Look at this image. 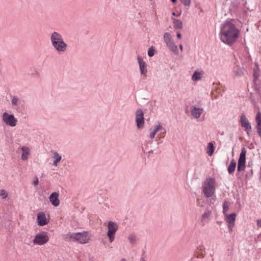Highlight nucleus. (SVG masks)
Instances as JSON below:
<instances>
[{"label":"nucleus","mask_w":261,"mask_h":261,"mask_svg":"<svg viewBox=\"0 0 261 261\" xmlns=\"http://www.w3.org/2000/svg\"><path fill=\"white\" fill-rule=\"evenodd\" d=\"M91 236L87 231L73 233L70 238L73 241H77L81 244H86L89 242Z\"/></svg>","instance_id":"39448f33"},{"label":"nucleus","mask_w":261,"mask_h":261,"mask_svg":"<svg viewBox=\"0 0 261 261\" xmlns=\"http://www.w3.org/2000/svg\"><path fill=\"white\" fill-rule=\"evenodd\" d=\"M0 197L3 199H6L8 197V194L5 190L2 189L0 190Z\"/></svg>","instance_id":"c85d7f7f"},{"label":"nucleus","mask_w":261,"mask_h":261,"mask_svg":"<svg viewBox=\"0 0 261 261\" xmlns=\"http://www.w3.org/2000/svg\"><path fill=\"white\" fill-rule=\"evenodd\" d=\"M120 261H126L125 259L122 258L120 260Z\"/></svg>","instance_id":"ea45409f"},{"label":"nucleus","mask_w":261,"mask_h":261,"mask_svg":"<svg viewBox=\"0 0 261 261\" xmlns=\"http://www.w3.org/2000/svg\"><path fill=\"white\" fill-rule=\"evenodd\" d=\"M176 1V0H171V2L173 3H175Z\"/></svg>","instance_id":"79ce46f5"},{"label":"nucleus","mask_w":261,"mask_h":261,"mask_svg":"<svg viewBox=\"0 0 261 261\" xmlns=\"http://www.w3.org/2000/svg\"><path fill=\"white\" fill-rule=\"evenodd\" d=\"M181 35L180 33H177V37L178 39H180L181 38Z\"/></svg>","instance_id":"e433bc0d"},{"label":"nucleus","mask_w":261,"mask_h":261,"mask_svg":"<svg viewBox=\"0 0 261 261\" xmlns=\"http://www.w3.org/2000/svg\"><path fill=\"white\" fill-rule=\"evenodd\" d=\"M257 132L258 134L259 135V136L261 137V130H260V131H259V130H257Z\"/></svg>","instance_id":"58836bf2"},{"label":"nucleus","mask_w":261,"mask_h":261,"mask_svg":"<svg viewBox=\"0 0 261 261\" xmlns=\"http://www.w3.org/2000/svg\"><path fill=\"white\" fill-rule=\"evenodd\" d=\"M3 120L7 125L12 127L15 126L17 122V119L14 117L13 115H10L7 112L3 114Z\"/></svg>","instance_id":"1a4fd4ad"},{"label":"nucleus","mask_w":261,"mask_h":261,"mask_svg":"<svg viewBox=\"0 0 261 261\" xmlns=\"http://www.w3.org/2000/svg\"><path fill=\"white\" fill-rule=\"evenodd\" d=\"M38 182H39V181H38V179L37 178H36L34 181H33V184L34 185H37L38 184Z\"/></svg>","instance_id":"72a5a7b5"},{"label":"nucleus","mask_w":261,"mask_h":261,"mask_svg":"<svg viewBox=\"0 0 261 261\" xmlns=\"http://www.w3.org/2000/svg\"><path fill=\"white\" fill-rule=\"evenodd\" d=\"M164 41L169 49L176 55L178 54L177 46L175 44L171 35L168 32L164 33Z\"/></svg>","instance_id":"20e7f679"},{"label":"nucleus","mask_w":261,"mask_h":261,"mask_svg":"<svg viewBox=\"0 0 261 261\" xmlns=\"http://www.w3.org/2000/svg\"><path fill=\"white\" fill-rule=\"evenodd\" d=\"M229 210V206L227 202H225L223 205V212L225 215H227L226 213Z\"/></svg>","instance_id":"c756f323"},{"label":"nucleus","mask_w":261,"mask_h":261,"mask_svg":"<svg viewBox=\"0 0 261 261\" xmlns=\"http://www.w3.org/2000/svg\"><path fill=\"white\" fill-rule=\"evenodd\" d=\"M236 165H237L236 162H235V161L234 160H232L230 161V163L227 168L228 172L230 174H232L234 173V172L236 170Z\"/></svg>","instance_id":"b1692460"},{"label":"nucleus","mask_w":261,"mask_h":261,"mask_svg":"<svg viewBox=\"0 0 261 261\" xmlns=\"http://www.w3.org/2000/svg\"><path fill=\"white\" fill-rule=\"evenodd\" d=\"M21 149L22 152L21 156V159L22 161H26L29 159L30 155V149L29 147L26 146H22Z\"/></svg>","instance_id":"f3484780"},{"label":"nucleus","mask_w":261,"mask_h":261,"mask_svg":"<svg viewBox=\"0 0 261 261\" xmlns=\"http://www.w3.org/2000/svg\"><path fill=\"white\" fill-rule=\"evenodd\" d=\"M253 175V170L251 169L249 173L246 174V178H250Z\"/></svg>","instance_id":"473e14b6"},{"label":"nucleus","mask_w":261,"mask_h":261,"mask_svg":"<svg viewBox=\"0 0 261 261\" xmlns=\"http://www.w3.org/2000/svg\"><path fill=\"white\" fill-rule=\"evenodd\" d=\"M37 220L38 225L41 226L45 225L48 223V220L44 212H40L38 214Z\"/></svg>","instance_id":"4468645a"},{"label":"nucleus","mask_w":261,"mask_h":261,"mask_svg":"<svg viewBox=\"0 0 261 261\" xmlns=\"http://www.w3.org/2000/svg\"><path fill=\"white\" fill-rule=\"evenodd\" d=\"M257 225L258 226L261 227V219L258 220L257 221Z\"/></svg>","instance_id":"f704fd0d"},{"label":"nucleus","mask_w":261,"mask_h":261,"mask_svg":"<svg viewBox=\"0 0 261 261\" xmlns=\"http://www.w3.org/2000/svg\"><path fill=\"white\" fill-rule=\"evenodd\" d=\"M50 152L53 155L52 158L54 159L53 165L54 166H57L62 160V156L55 150H51Z\"/></svg>","instance_id":"a211bd4d"},{"label":"nucleus","mask_w":261,"mask_h":261,"mask_svg":"<svg viewBox=\"0 0 261 261\" xmlns=\"http://www.w3.org/2000/svg\"><path fill=\"white\" fill-rule=\"evenodd\" d=\"M140 261H146L144 258H142Z\"/></svg>","instance_id":"a19ab883"},{"label":"nucleus","mask_w":261,"mask_h":261,"mask_svg":"<svg viewBox=\"0 0 261 261\" xmlns=\"http://www.w3.org/2000/svg\"><path fill=\"white\" fill-rule=\"evenodd\" d=\"M155 50L153 46H151L148 51V55L149 57H151L154 56Z\"/></svg>","instance_id":"bb28decb"},{"label":"nucleus","mask_w":261,"mask_h":261,"mask_svg":"<svg viewBox=\"0 0 261 261\" xmlns=\"http://www.w3.org/2000/svg\"><path fill=\"white\" fill-rule=\"evenodd\" d=\"M204 74V72L202 70L201 71H195L192 76V80L193 81H199L201 79V76Z\"/></svg>","instance_id":"aec40b11"},{"label":"nucleus","mask_w":261,"mask_h":261,"mask_svg":"<svg viewBox=\"0 0 261 261\" xmlns=\"http://www.w3.org/2000/svg\"><path fill=\"white\" fill-rule=\"evenodd\" d=\"M214 146L212 142H209L207 144L206 153L209 156H212L214 151Z\"/></svg>","instance_id":"393cba45"},{"label":"nucleus","mask_w":261,"mask_h":261,"mask_svg":"<svg viewBox=\"0 0 261 261\" xmlns=\"http://www.w3.org/2000/svg\"><path fill=\"white\" fill-rule=\"evenodd\" d=\"M234 20H226L221 25L219 34L222 42L228 45H232L238 39L240 31L234 23Z\"/></svg>","instance_id":"f257e3e1"},{"label":"nucleus","mask_w":261,"mask_h":261,"mask_svg":"<svg viewBox=\"0 0 261 261\" xmlns=\"http://www.w3.org/2000/svg\"><path fill=\"white\" fill-rule=\"evenodd\" d=\"M179 47V48H180V50L182 51V50H183V46H182V44H180Z\"/></svg>","instance_id":"4c0bfd02"},{"label":"nucleus","mask_w":261,"mask_h":261,"mask_svg":"<svg viewBox=\"0 0 261 261\" xmlns=\"http://www.w3.org/2000/svg\"><path fill=\"white\" fill-rule=\"evenodd\" d=\"M137 60L139 65L141 74L142 75L146 74L147 73V69L145 62L139 56H138Z\"/></svg>","instance_id":"2eb2a0df"},{"label":"nucleus","mask_w":261,"mask_h":261,"mask_svg":"<svg viewBox=\"0 0 261 261\" xmlns=\"http://www.w3.org/2000/svg\"><path fill=\"white\" fill-rule=\"evenodd\" d=\"M215 180L214 178H207L204 182L203 186L202 192L207 198H210L213 196L215 191Z\"/></svg>","instance_id":"7ed1b4c3"},{"label":"nucleus","mask_w":261,"mask_h":261,"mask_svg":"<svg viewBox=\"0 0 261 261\" xmlns=\"http://www.w3.org/2000/svg\"><path fill=\"white\" fill-rule=\"evenodd\" d=\"M203 112V109L202 108L193 107L192 108L191 115L194 118L197 119L199 118Z\"/></svg>","instance_id":"6ab92c4d"},{"label":"nucleus","mask_w":261,"mask_h":261,"mask_svg":"<svg viewBox=\"0 0 261 261\" xmlns=\"http://www.w3.org/2000/svg\"><path fill=\"white\" fill-rule=\"evenodd\" d=\"M159 131H161V132L159 135H160L161 137H164V134L166 133V129L161 125L160 123H159V124L155 126L154 129L149 134V138L151 139H153L156 133Z\"/></svg>","instance_id":"ddd939ff"},{"label":"nucleus","mask_w":261,"mask_h":261,"mask_svg":"<svg viewBox=\"0 0 261 261\" xmlns=\"http://www.w3.org/2000/svg\"><path fill=\"white\" fill-rule=\"evenodd\" d=\"M246 150L243 147L241 151L238 160L237 170L239 172L244 171L246 167Z\"/></svg>","instance_id":"6e6552de"},{"label":"nucleus","mask_w":261,"mask_h":261,"mask_svg":"<svg viewBox=\"0 0 261 261\" xmlns=\"http://www.w3.org/2000/svg\"><path fill=\"white\" fill-rule=\"evenodd\" d=\"M19 101V99L15 96H13L12 99V104L14 106H16L18 105V102Z\"/></svg>","instance_id":"7c9ffc66"},{"label":"nucleus","mask_w":261,"mask_h":261,"mask_svg":"<svg viewBox=\"0 0 261 261\" xmlns=\"http://www.w3.org/2000/svg\"><path fill=\"white\" fill-rule=\"evenodd\" d=\"M49 241L48 233L46 231H41L37 233L33 240L34 245H43L46 244Z\"/></svg>","instance_id":"423d86ee"},{"label":"nucleus","mask_w":261,"mask_h":261,"mask_svg":"<svg viewBox=\"0 0 261 261\" xmlns=\"http://www.w3.org/2000/svg\"><path fill=\"white\" fill-rule=\"evenodd\" d=\"M225 220L228 223V227L229 232H231L234 225V222L237 216L236 214L232 213L230 215H226Z\"/></svg>","instance_id":"f8f14e48"},{"label":"nucleus","mask_w":261,"mask_h":261,"mask_svg":"<svg viewBox=\"0 0 261 261\" xmlns=\"http://www.w3.org/2000/svg\"><path fill=\"white\" fill-rule=\"evenodd\" d=\"M59 196V193L58 192H55L52 193L49 197V200L50 202L54 206H58L60 204Z\"/></svg>","instance_id":"dca6fc26"},{"label":"nucleus","mask_w":261,"mask_h":261,"mask_svg":"<svg viewBox=\"0 0 261 261\" xmlns=\"http://www.w3.org/2000/svg\"><path fill=\"white\" fill-rule=\"evenodd\" d=\"M240 123L241 126L244 128V130L249 134L251 131L252 127L251 124L248 122V120L246 115L243 113L240 116Z\"/></svg>","instance_id":"9b49d317"},{"label":"nucleus","mask_w":261,"mask_h":261,"mask_svg":"<svg viewBox=\"0 0 261 261\" xmlns=\"http://www.w3.org/2000/svg\"><path fill=\"white\" fill-rule=\"evenodd\" d=\"M172 15L178 17V16H179L180 15V13H178V14H176L175 13V12H173V13H172Z\"/></svg>","instance_id":"c9c22d12"},{"label":"nucleus","mask_w":261,"mask_h":261,"mask_svg":"<svg viewBox=\"0 0 261 261\" xmlns=\"http://www.w3.org/2000/svg\"><path fill=\"white\" fill-rule=\"evenodd\" d=\"M244 69L242 68H238L235 70V74L238 76H241L243 73Z\"/></svg>","instance_id":"cd10ccee"},{"label":"nucleus","mask_w":261,"mask_h":261,"mask_svg":"<svg viewBox=\"0 0 261 261\" xmlns=\"http://www.w3.org/2000/svg\"><path fill=\"white\" fill-rule=\"evenodd\" d=\"M108 231L107 236L109 238L111 243L113 242L115 240V234L117 231L118 227L117 224L113 221H109L108 223Z\"/></svg>","instance_id":"0eeeda50"},{"label":"nucleus","mask_w":261,"mask_h":261,"mask_svg":"<svg viewBox=\"0 0 261 261\" xmlns=\"http://www.w3.org/2000/svg\"><path fill=\"white\" fill-rule=\"evenodd\" d=\"M210 216L211 212L210 211H206L203 214L201 218V223L202 226H204L206 223H208V220Z\"/></svg>","instance_id":"5701e85b"},{"label":"nucleus","mask_w":261,"mask_h":261,"mask_svg":"<svg viewBox=\"0 0 261 261\" xmlns=\"http://www.w3.org/2000/svg\"><path fill=\"white\" fill-rule=\"evenodd\" d=\"M171 19L173 21L174 28L175 29H182L183 27V23L181 20L175 19L173 17H172Z\"/></svg>","instance_id":"412c9836"},{"label":"nucleus","mask_w":261,"mask_h":261,"mask_svg":"<svg viewBox=\"0 0 261 261\" xmlns=\"http://www.w3.org/2000/svg\"><path fill=\"white\" fill-rule=\"evenodd\" d=\"M255 122L257 124V131L261 130V112L258 111L257 112L255 118Z\"/></svg>","instance_id":"4be33fe9"},{"label":"nucleus","mask_w":261,"mask_h":261,"mask_svg":"<svg viewBox=\"0 0 261 261\" xmlns=\"http://www.w3.org/2000/svg\"><path fill=\"white\" fill-rule=\"evenodd\" d=\"M185 6H189L191 4V0H180Z\"/></svg>","instance_id":"2f4dec72"},{"label":"nucleus","mask_w":261,"mask_h":261,"mask_svg":"<svg viewBox=\"0 0 261 261\" xmlns=\"http://www.w3.org/2000/svg\"><path fill=\"white\" fill-rule=\"evenodd\" d=\"M136 122L138 128L143 127L144 118L143 112L141 109H138L136 112Z\"/></svg>","instance_id":"9d476101"},{"label":"nucleus","mask_w":261,"mask_h":261,"mask_svg":"<svg viewBox=\"0 0 261 261\" xmlns=\"http://www.w3.org/2000/svg\"><path fill=\"white\" fill-rule=\"evenodd\" d=\"M128 240L130 244H131L132 245H135L136 244V236L135 234L133 233L130 234L128 237Z\"/></svg>","instance_id":"a878e982"},{"label":"nucleus","mask_w":261,"mask_h":261,"mask_svg":"<svg viewBox=\"0 0 261 261\" xmlns=\"http://www.w3.org/2000/svg\"><path fill=\"white\" fill-rule=\"evenodd\" d=\"M50 40L52 46L57 53L62 54L67 50L68 44L65 42L63 36L59 32H52L50 35Z\"/></svg>","instance_id":"f03ea898"}]
</instances>
